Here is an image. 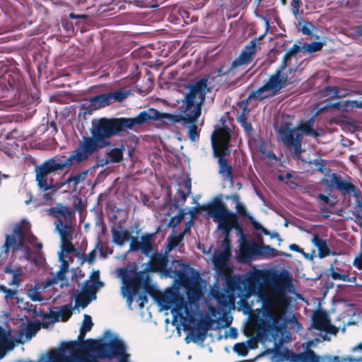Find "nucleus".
<instances>
[{
    "mask_svg": "<svg viewBox=\"0 0 362 362\" xmlns=\"http://www.w3.org/2000/svg\"><path fill=\"white\" fill-rule=\"evenodd\" d=\"M160 230V226H158L154 233H146L141 236V251L145 256L149 257L151 255L154 249L155 235L159 233Z\"/></svg>",
    "mask_w": 362,
    "mask_h": 362,
    "instance_id": "4be33fe9",
    "label": "nucleus"
},
{
    "mask_svg": "<svg viewBox=\"0 0 362 362\" xmlns=\"http://www.w3.org/2000/svg\"><path fill=\"white\" fill-rule=\"evenodd\" d=\"M324 43L322 42H312L309 44H305L303 48L308 52L313 53L322 49Z\"/></svg>",
    "mask_w": 362,
    "mask_h": 362,
    "instance_id": "58836bf2",
    "label": "nucleus"
},
{
    "mask_svg": "<svg viewBox=\"0 0 362 362\" xmlns=\"http://www.w3.org/2000/svg\"><path fill=\"white\" fill-rule=\"evenodd\" d=\"M189 124H190V126L189 127L187 136L192 141H195L199 136L198 127L196 124V122Z\"/></svg>",
    "mask_w": 362,
    "mask_h": 362,
    "instance_id": "ea45409f",
    "label": "nucleus"
},
{
    "mask_svg": "<svg viewBox=\"0 0 362 362\" xmlns=\"http://www.w3.org/2000/svg\"><path fill=\"white\" fill-rule=\"evenodd\" d=\"M247 349H255L258 346V339L255 337L250 338L247 341Z\"/></svg>",
    "mask_w": 362,
    "mask_h": 362,
    "instance_id": "bf43d9fd",
    "label": "nucleus"
},
{
    "mask_svg": "<svg viewBox=\"0 0 362 362\" xmlns=\"http://www.w3.org/2000/svg\"><path fill=\"white\" fill-rule=\"evenodd\" d=\"M21 274H13V278H12V280L8 284L10 286L11 285H19L20 284V282L21 281Z\"/></svg>",
    "mask_w": 362,
    "mask_h": 362,
    "instance_id": "0e129e2a",
    "label": "nucleus"
},
{
    "mask_svg": "<svg viewBox=\"0 0 362 362\" xmlns=\"http://www.w3.org/2000/svg\"><path fill=\"white\" fill-rule=\"evenodd\" d=\"M311 327L325 333L320 337L322 341H330L331 338L328 334L337 335L339 332V327L332 325L331 321L326 312L317 310L312 317Z\"/></svg>",
    "mask_w": 362,
    "mask_h": 362,
    "instance_id": "4468645a",
    "label": "nucleus"
},
{
    "mask_svg": "<svg viewBox=\"0 0 362 362\" xmlns=\"http://www.w3.org/2000/svg\"><path fill=\"white\" fill-rule=\"evenodd\" d=\"M180 236H171L168 238V243L165 249L166 253L173 250L180 242Z\"/></svg>",
    "mask_w": 362,
    "mask_h": 362,
    "instance_id": "37998d69",
    "label": "nucleus"
},
{
    "mask_svg": "<svg viewBox=\"0 0 362 362\" xmlns=\"http://www.w3.org/2000/svg\"><path fill=\"white\" fill-rule=\"evenodd\" d=\"M83 163L82 160L74 150L69 157L57 155L35 166V180L40 190L45 192L43 199L46 201L52 200L55 192L64 185L63 182H54V180L50 177L52 173L63 170L74 163Z\"/></svg>",
    "mask_w": 362,
    "mask_h": 362,
    "instance_id": "7ed1b4c3",
    "label": "nucleus"
},
{
    "mask_svg": "<svg viewBox=\"0 0 362 362\" xmlns=\"http://www.w3.org/2000/svg\"><path fill=\"white\" fill-rule=\"evenodd\" d=\"M289 249L292 251H295L299 253H303V250L300 248L298 245L293 243L289 245Z\"/></svg>",
    "mask_w": 362,
    "mask_h": 362,
    "instance_id": "338daca9",
    "label": "nucleus"
},
{
    "mask_svg": "<svg viewBox=\"0 0 362 362\" xmlns=\"http://www.w3.org/2000/svg\"><path fill=\"white\" fill-rule=\"evenodd\" d=\"M332 180L329 181L327 178H323L322 182L327 187L334 186L342 195H349L353 194L356 199L355 209L356 211V216L362 219V201L360 200V191L356 186L351 182L344 180L340 175L335 173L331 175Z\"/></svg>",
    "mask_w": 362,
    "mask_h": 362,
    "instance_id": "f8f14e48",
    "label": "nucleus"
},
{
    "mask_svg": "<svg viewBox=\"0 0 362 362\" xmlns=\"http://www.w3.org/2000/svg\"><path fill=\"white\" fill-rule=\"evenodd\" d=\"M108 93L110 95L112 103L115 102L121 103L124 101L127 98H128V96L131 94L129 90H126L124 88Z\"/></svg>",
    "mask_w": 362,
    "mask_h": 362,
    "instance_id": "7c9ffc66",
    "label": "nucleus"
},
{
    "mask_svg": "<svg viewBox=\"0 0 362 362\" xmlns=\"http://www.w3.org/2000/svg\"><path fill=\"white\" fill-rule=\"evenodd\" d=\"M113 252V250L108 246L107 243L101 244L100 248V255L103 258H106L108 255H111Z\"/></svg>",
    "mask_w": 362,
    "mask_h": 362,
    "instance_id": "09e8293b",
    "label": "nucleus"
},
{
    "mask_svg": "<svg viewBox=\"0 0 362 362\" xmlns=\"http://www.w3.org/2000/svg\"><path fill=\"white\" fill-rule=\"evenodd\" d=\"M93 326L92 318L90 315L85 314L81 329L85 332H89L91 330Z\"/></svg>",
    "mask_w": 362,
    "mask_h": 362,
    "instance_id": "a18cd8bd",
    "label": "nucleus"
},
{
    "mask_svg": "<svg viewBox=\"0 0 362 362\" xmlns=\"http://www.w3.org/2000/svg\"><path fill=\"white\" fill-rule=\"evenodd\" d=\"M226 199H232L233 202L235 204L236 213L243 217L248 218L250 215L247 213L245 205L240 202V197L239 194H234L231 196L226 197Z\"/></svg>",
    "mask_w": 362,
    "mask_h": 362,
    "instance_id": "c85d7f7f",
    "label": "nucleus"
},
{
    "mask_svg": "<svg viewBox=\"0 0 362 362\" xmlns=\"http://www.w3.org/2000/svg\"><path fill=\"white\" fill-rule=\"evenodd\" d=\"M250 40L241 50L240 54L231 63L229 68L221 66L216 70L217 76H227L228 78H240L244 73H239L240 69L244 66L251 64L257 52V41L259 40Z\"/></svg>",
    "mask_w": 362,
    "mask_h": 362,
    "instance_id": "0eeeda50",
    "label": "nucleus"
},
{
    "mask_svg": "<svg viewBox=\"0 0 362 362\" xmlns=\"http://www.w3.org/2000/svg\"><path fill=\"white\" fill-rule=\"evenodd\" d=\"M93 299H90L87 296H85L84 294L78 295L76 298V305L81 306L82 308H85L88 306V305L90 303V300Z\"/></svg>",
    "mask_w": 362,
    "mask_h": 362,
    "instance_id": "a19ab883",
    "label": "nucleus"
},
{
    "mask_svg": "<svg viewBox=\"0 0 362 362\" xmlns=\"http://www.w3.org/2000/svg\"><path fill=\"white\" fill-rule=\"evenodd\" d=\"M74 308L71 304H66L60 307L59 313L62 321H66L72 315Z\"/></svg>",
    "mask_w": 362,
    "mask_h": 362,
    "instance_id": "c9c22d12",
    "label": "nucleus"
},
{
    "mask_svg": "<svg viewBox=\"0 0 362 362\" xmlns=\"http://www.w3.org/2000/svg\"><path fill=\"white\" fill-rule=\"evenodd\" d=\"M238 122L240 124L241 127L244 129L245 132L247 134H250L253 131L252 126L250 122L247 121V119L245 115V113H241L237 117Z\"/></svg>",
    "mask_w": 362,
    "mask_h": 362,
    "instance_id": "72a5a7b5",
    "label": "nucleus"
},
{
    "mask_svg": "<svg viewBox=\"0 0 362 362\" xmlns=\"http://www.w3.org/2000/svg\"><path fill=\"white\" fill-rule=\"evenodd\" d=\"M227 291L233 296L243 298L246 296L247 291H250L245 278L230 276L226 279Z\"/></svg>",
    "mask_w": 362,
    "mask_h": 362,
    "instance_id": "6ab92c4d",
    "label": "nucleus"
},
{
    "mask_svg": "<svg viewBox=\"0 0 362 362\" xmlns=\"http://www.w3.org/2000/svg\"><path fill=\"white\" fill-rule=\"evenodd\" d=\"M24 92V82L20 71L0 62V98L13 96L18 99Z\"/></svg>",
    "mask_w": 362,
    "mask_h": 362,
    "instance_id": "423d86ee",
    "label": "nucleus"
},
{
    "mask_svg": "<svg viewBox=\"0 0 362 362\" xmlns=\"http://www.w3.org/2000/svg\"><path fill=\"white\" fill-rule=\"evenodd\" d=\"M124 145L122 144L119 147L112 148L107 152V157L112 163H119L123 160Z\"/></svg>",
    "mask_w": 362,
    "mask_h": 362,
    "instance_id": "cd10ccee",
    "label": "nucleus"
},
{
    "mask_svg": "<svg viewBox=\"0 0 362 362\" xmlns=\"http://www.w3.org/2000/svg\"><path fill=\"white\" fill-rule=\"evenodd\" d=\"M144 115H137L135 117H101L93 124L91 136L82 137L74 149L82 162L86 161L100 148L112 144L111 137L119 135L127 129H132L134 125L144 124Z\"/></svg>",
    "mask_w": 362,
    "mask_h": 362,
    "instance_id": "f257e3e1",
    "label": "nucleus"
},
{
    "mask_svg": "<svg viewBox=\"0 0 362 362\" xmlns=\"http://www.w3.org/2000/svg\"><path fill=\"white\" fill-rule=\"evenodd\" d=\"M352 352H362V342L358 343L357 345L351 348Z\"/></svg>",
    "mask_w": 362,
    "mask_h": 362,
    "instance_id": "774afa93",
    "label": "nucleus"
},
{
    "mask_svg": "<svg viewBox=\"0 0 362 362\" xmlns=\"http://www.w3.org/2000/svg\"><path fill=\"white\" fill-rule=\"evenodd\" d=\"M88 170H84L78 174L76 175H71L66 180V182H63L64 185L66 183H70L73 182L76 186L78 183H80L81 181H83L86 175H87Z\"/></svg>",
    "mask_w": 362,
    "mask_h": 362,
    "instance_id": "e433bc0d",
    "label": "nucleus"
},
{
    "mask_svg": "<svg viewBox=\"0 0 362 362\" xmlns=\"http://www.w3.org/2000/svg\"><path fill=\"white\" fill-rule=\"evenodd\" d=\"M311 242L317 248L320 258H324L330 255L331 251L326 240L322 239L318 234H313Z\"/></svg>",
    "mask_w": 362,
    "mask_h": 362,
    "instance_id": "393cba45",
    "label": "nucleus"
},
{
    "mask_svg": "<svg viewBox=\"0 0 362 362\" xmlns=\"http://www.w3.org/2000/svg\"><path fill=\"white\" fill-rule=\"evenodd\" d=\"M185 214L183 213L182 210L181 209L179 214H177L175 216H173L170 218L168 226L169 227L175 228L177 227L182 221L184 218Z\"/></svg>",
    "mask_w": 362,
    "mask_h": 362,
    "instance_id": "c03bdc74",
    "label": "nucleus"
},
{
    "mask_svg": "<svg viewBox=\"0 0 362 362\" xmlns=\"http://www.w3.org/2000/svg\"><path fill=\"white\" fill-rule=\"evenodd\" d=\"M103 286V282L100 281L99 276L97 274L93 278V283L89 284V281H86L82 291L83 294L88 296L90 299L96 298V291Z\"/></svg>",
    "mask_w": 362,
    "mask_h": 362,
    "instance_id": "b1692460",
    "label": "nucleus"
},
{
    "mask_svg": "<svg viewBox=\"0 0 362 362\" xmlns=\"http://www.w3.org/2000/svg\"><path fill=\"white\" fill-rule=\"evenodd\" d=\"M301 47L294 44L284 55L281 65L276 69L275 72L272 74L267 83L262 86L259 87L257 90L251 92L247 100H251L256 99L259 101H262L267 98L274 96L279 93L280 90L286 87L289 83V78L287 72L291 74L293 69L289 68L286 72L288 67V61L291 57L296 55Z\"/></svg>",
    "mask_w": 362,
    "mask_h": 362,
    "instance_id": "20e7f679",
    "label": "nucleus"
},
{
    "mask_svg": "<svg viewBox=\"0 0 362 362\" xmlns=\"http://www.w3.org/2000/svg\"><path fill=\"white\" fill-rule=\"evenodd\" d=\"M9 336L10 332L0 326V344L11 349L13 345L12 341L9 339Z\"/></svg>",
    "mask_w": 362,
    "mask_h": 362,
    "instance_id": "473e14b6",
    "label": "nucleus"
},
{
    "mask_svg": "<svg viewBox=\"0 0 362 362\" xmlns=\"http://www.w3.org/2000/svg\"><path fill=\"white\" fill-rule=\"evenodd\" d=\"M37 328L35 325H28L25 329V336L28 339H31L37 333Z\"/></svg>",
    "mask_w": 362,
    "mask_h": 362,
    "instance_id": "8fccbe9b",
    "label": "nucleus"
},
{
    "mask_svg": "<svg viewBox=\"0 0 362 362\" xmlns=\"http://www.w3.org/2000/svg\"><path fill=\"white\" fill-rule=\"evenodd\" d=\"M353 265L359 270L362 269V253H359L356 256L353 262Z\"/></svg>",
    "mask_w": 362,
    "mask_h": 362,
    "instance_id": "13d9d810",
    "label": "nucleus"
},
{
    "mask_svg": "<svg viewBox=\"0 0 362 362\" xmlns=\"http://www.w3.org/2000/svg\"><path fill=\"white\" fill-rule=\"evenodd\" d=\"M303 135H310L314 137L320 136V134L314 129V120L313 118L309 119L300 125L298 128Z\"/></svg>",
    "mask_w": 362,
    "mask_h": 362,
    "instance_id": "c756f323",
    "label": "nucleus"
},
{
    "mask_svg": "<svg viewBox=\"0 0 362 362\" xmlns=\"http://www.w3.org/2000/svg\"><path fill=\"white\" fill-rule=\"evenodd\" d=\"M233 351L242 356H245L248 354V349L245 343H236L233 346Z\"/></svg>",
    "mask_w": 362,
    "mask_h": 362,
    "instance_id": "79ce46f5",
    "label": "nucleus"
},
{
    "mask_svg": "<svg viewBox=\"0 0 362 362\" xmlns=\"http://www.w3.org/2000/svg\"><path fill=\"white\" fill-rule=\"evenodd\" d=\"M24 232L21 225H16L11 234L5 235V242L0 247V257H6L10 250L13 253L20 250L24 245Z\"/></svg>",
    "mask_w": 362,
    "mask_h": 362,
    "instance_id": "2eb2a0df",
    "label": "nucleus"
},
{
    "mask_svg": "<svg viewBox=\"0 0 362 362\" xmlns=\"http://www.w3.org/2000/svg\"><path fill=\"white\" fill-rule=\"evenodd\" d=\"M138 294L137 293H134V292H132V291H124V296H126L127 298V305H128V307L129 309H132V304L134 301V297Z\"/></svg>",
    "mask_w": 362,
    "mask_h": 362,
    "instance_id": "5fc2aeb1",
    "label": "nucleus"
},
{
    "mask_svg": "<svg viewBox=\"0 0 362 362\" xmlns=\"http://www.w3.org/2000/svg\"><path fill=\"white\" fill-rule=\"evenodd\" d=\"M313 26V25L310 22H306L301 28L302 33L304 35H310L312 34L310 28Z\"/></svg>",
    "mask_w": 362,
    "mask_h": 362,
    "instance_id": "052dcab7",
    "label": "nucleus"
},
{
    "mask_svg": "<svg viewBox=\"0 0 362 362\" xmlns=\"http://www.w3.org/2000/svg\"><path fill=\"white\" fill-rule=\"evenodd\" d=\"M168 257L167 253L165 254L155 252L151 256V259L148 264L146 271L152 272H161L165 276H171L172 269L168 268Z\"/></svg>",
    "mask_w": 362,
    "mask_h": 362,
    "instance_id": "a211bd4d",
    "label": "nucleus"
},
{
    "mask_svg": "<svg viewBox=\"0 0 362 362\" xmlns=\"http://www.w3.org/2000/svg\"><path fill=\"white\" fill-rule=\"evenodd\" d=\"M302 5L301 0H291V6L293 15L296 18L299 15V9Z\"/></svg>",
    "mask_w": 362,
    "mask_h": 362,
    "instance_id": "de8ad7c7",
    "label": "nucleus"
},
{
    "mask_svg": "<svg viewBox=\"0 0 362 362\" xmlns=\"http://www.w3.org/2000/svg\"><path fill=\"white\" fill-rule=\"evenodd\" d=\"M269 279V273L262 269H255L245 277L250 290L252 291H255L257 288H260L268 283Z\"/></svg>",
    "mask_w": 362,
    "mask_h": 362,
    "instance_id": "aec40b11",
    "label": "nucleus"
},
{
    "mask_svg": "<svg viewBox=\"0 0 362 362\" xmlns=\"http://www.w3.org/2000/svg\"><path fill=\"white\" fill-rule=\"evenodd\" d=\"M317 198L322 201L323 202H325V204H327V205H329V206L332 207L334 206V203L331 202L329 197L323 194H319L317 195Z\"/></svg>",
    "mask_w": 362,
    "mask_h": 362,
    "instance_id": "680f3d73",
    "label": "nucleus"
},
{
    "mask_svg": "<svg viewBox=\"0 0 362 362\" xmlns=\"http://www.w3.org/2000/svg\"><path fill=\"white\" fill-rule=\"evenodd\" d=\"M288 302V298L285 294L279 296L274 300L263 301L262 316L269 327L277 331L281 329L282 317Z\"/></svg>",
    "mask_w": 362,
    "mask_h": 362,
    "instance_id": "1a4fd4ad",
    "label": "nucleus"
},
{
    "mask_svg": "<svg viewBox=\"0 0 362 362\" xmlns=\"http://www.w3.org/2000/svg\"><path fill=\"white\" fill-rule=\"evenodd\" d=\"M91 101L98 103V105L103 107L112 103L109 93L95 95Z\"/></svg>",
    "mask_w": 362,
    "mask_h": 362,
    "instance_id": "2f4dec72",
    "label": "nucleus"
},
{
    "mask_svg": "<svg viewBox=\"0 0 362 362\" xmlns=\"http://www.w3.org/2000/svg\"><path fill=\"white\" fill-rule=\"evenodd\" d=\"M189 194V193H188V192H185V191H183L182 189L179 188L177 190V197L174 199L173 204H172L173 206L175 209H179L180 208L179 202H185L186 201Z\"/></svg>",
    "mask_w": 362,
    "mask_h": 362,
    "instance_id": "4c0bfd02",
    "label": "nucleus"
},
{
    "mask_svg": "<svg viewBox=\"0 0 362 362\" xmlns=\"http://www.w3.org/2000/svg\"><path fill=\"white\" fill-rule=\"evenodd\" d=\"M71 233L69 231H63L61 233H59L62 245V251L59 252V257L61 261H63V267L65 269L68 268V264L67 262L64 259V253L66 252L67 254L73 252L75 250V247L71 243Z\"/></svg>",
    "mask_w": 362,
    "mask_h": 362,
    "instance_id": "412c9836",
    "label": "nucleus"
},
{
    "mask_svg": "<svg viewBox=\"0 0 362 362\" xmlns=\"http://www.w3.org/2000/svg\"><path fill=\"white\" fill-rule=\"evenodd\" d=\"M261 245L257 243L251 242L247 239L241 244V251L248 257H253L260 255Z\"/></svg>",
    "mask_w": 362,
    "mask_h": 362,
    "instance_id": "bb28decb",
    "label": "nucleus"
},
{
    "mask_svg": "<svg viewBox=\"0 0 362 362\" xmlns=\"http://www.w3.org/2000/svg\"><path fill=\"white\" fill-rule=\"evenodd\" d=\"M40 316L45 319L52 318L54 322H57L59 320V311H54L52 309H50V311L48 313L45 312H40Z\"/></svg>",
    "mask_w": 362,
    "mask_h": 362,
    "instance_id": "49530a36",
    "label": "nucleus"
},
{
    "mask_svg": "<svg viewBox=\"0 0 362 362\" xmlns=\"http://www.w3.org/2000/svg\"><path fill=\"white\" fill-rule=\"evenodd\" d=\"M136 302L139 303V309H143L144 305L148 302V298L146 293H139L136 299Z\"/></svg>",
    "mask_w": 362,
    "mask_h": 362,
    "instance_id": "864d4df0",
    "label": "nucleus"
},
{
    "mask_svg": "<svg viewBox=\"0 0 362 362\" xmlns=\"http://www.w3.org/2000/svg\"><path fill=\"white\" fill-rule=\"evenodd\" d=\"M277 132L279 139L285 148L291 152L292 158L303 160L301 157L305 149L302 148L303 134L300 129L293 127L292 124L289 122H284L279 127Z\"/></svg>",
    "mask_w": 362,
    "mask_h": 362,
    "instance_id": "6e6552de",
    "label": "nucleus"
},
{
    "mask_svg": "<svg viewBox=\"0 0 362 362\" xmlns=\"http://www.w3.org/2000/svg\"><path fill=\"white\" fill-rule=\"evenodd\" d=\"M1 291L4 292L6 298L13 299L17 294V291L13 289L8 288L2 286Z\"/></svg>",
    "mask_w": 362,
    "mask_h": 362,
    "instance_id": "6e6d98bb",
    "label": "nucleus"
},
{
    "mask_svg": "<svg viewBox=\"0 0 362 362\" xmlns=\"http://www.w3.org/2000/svg\"><path fill=\"white\" fill-rule=\"evenodd\" d=\"M95 259V250H93L91 252H90L87 257H86V260L89 263L92 264L94 262Z\"/></svg>",
    "mask_w": 362,
    "mask_h": 362,
    "instance_id": "69168bd1",
    "label": "nucleus"
},
{
    "mask_svg": "<svg viewBox=\"0 0 362 362\" xmlns=\"http://www.w3.org/2000/svg\"><path fill=\"white\" fill-rule=\"evenodd\" d=\"M233 229H235L238 234L240 235L241 239L244 241L247 239L245 234L243 233V229L241 223L239 222V219L238 218L235 223L233 225Z\"/></svg>",
    "mask_w": 362,
    "mask_h": 362,
    "instance_id": "3c124183",
    "label": "nucleus"
},
{
    "mask_svg": "<svg viewBox=\"0 0 362 362\" xmlns=\"http://www.w3.org/2000/svg\"><path fill=\"white\" fill-rule=\"evenodd\" d=\"M203 209L218 222V229L221 230L224 235H229L233 229V225L238 218L237 214L227 209L224 203L218 197H216L211 204Z\"/></svg>",
    "mask_w": 362,
    "mask_h": 362,
    "instance_id": "9d476101",
    "label": "nucleus"
},
{
    "mask_svg": "<svg viewBox=\"0 0 362 362\" xmlns=\"http://www.w3.org/2000/svg\"><path fill=\"white\" fill-rule=\"evenodd\" d=\"M211 323L212 320L209 319L207 320L202 321L198 324L197 330L192 331L191 333L192 340L193 342H203L206 339L207 332L210 329Z\"/></svg>",
    "mask_w": 362,
    "mask_h": 362,
    "instance_id": "5701e85b",
    "label": "nucleus"
},
{
    "mask_svg": "<svg viewBox=\"0 0 362 362\" xmlns=\"http://www.w3.org/2000/svg\"><path fill=\"white\" fill-rule=\"evenodd\" d=\"M302 358L304 362H362V357L354 358L350 356H339L332 354L320 356L310 349L302 355Z\"/></svg>",
    "mask_w": 362,
    "mask_h": 362,
    "instance_id": "f3484780",
    "label": "nucleus"
},
{
    "mask_svg": "<svg viewBox=\"0 0 362 362\" xmlns=\"http://www.w3.org/2000/svg\"><path fill=\"white\" fill-rule=\"evenodd\" d=\"M119 276L124 284V291L139 293V289L143 288L147 293L153 295L154 288L150 284V279L146 270L135 272L124 269L120 271Z\"/></svg>",
    "mask_w": 362,
    "mask_h": 362,
    "instance_id": "9b49d317",
    "label": "nucleus"
},
{
    "mask_svg": "<svg viewBox=\"0 0 362 362\" xmlns=\"http://www.w3.org/2000/svg\"><path fill=\"white\" fill-rule=\"evenodd\" d=\"M247 218L249 219V221L251 223L252 227L255 230H259L260 229H262V226L259 223L256 221L255 219L252 216H250Z\"/></svg>",
    "mask_w": 362,
    "mask_h": 362,
    "instance_id": "e2e57ef3",
    "label": "nucleus"
},
{
    "mask_svg": "<svg viewBox=\"0 0 362 362\" xmlns=\"http://www.w3.org/2000/svg\"><path fill=\"white\" fill-rule=\"evenodd\" d=\"M158 303L163 306V308L168 310L171 306H174L171 312L175 315H180L183 317L182 311L187 313V303L184 296L177 291H169L163 294L158 298Z\"/></svg>",
    "mask_w": 362,
    "mask_h": 362,
    "instance_id": "ddd939ff",
    "label": "nucleus"
},
{
    "mask_svg": "<svg viewBox=\"0 0 362 362\" xmlns=\"http://www.w3.org/2000/svg\"><path fill=\"white\" fill-rule=\"evenodd\" d=\"M230 134L228 129L218 128L211 136V146L214 156L218 158V173L225 180H233V168L225 158L230 154Z\"/></svg>",
    "mask_w": 362,
    "mask_h": 362,
    "instance_id": "39448f33",
    "label": "nucleus"
},
{
    "mask_svg": "<svg viewBox=\"0 0 362 362\" xmlns=\"http://www.w3.org/2000/svg\"><path fill=\"white\" fill-rule=\"evenodd\" d=\"M49 214L57 218L55 222L56 230L58 233L63 231L72 232L71 218L73 212L67 207L62 205H57L49 209Z\"/></svg>",
    "mask_w": 362,
    "mask_h": 362,
    "instance_id": "dca6fc26",
    "label": "nucleus"
},
{
    "mask_svg": "<svg viewBox=\"0 0 362 362\" xmlns=\"http://www.w3.org/2000/svg\"><path fill=\"white\" fill-rule=\"evenodd\" d=\"M259 255L274 257L279 255V252L269 245H263L261 246Z\"/></svg>",
    "mask_w": 362,
    "mask_h": 362,
    "instance_id": "f704fd0d",
    "label": "nucleus"
},
{
    "mask_svg": "<svg viewBox=\"0 0 362 362\" xmlns=\"http://www.w3.org/2000/svg\"><path fill=\"white\" fill-rule=\"evenodd\" d=\"M129 240H131L129 250L137 251L139 250H141V242L138 240V238L136 237H133L131 235Z\"/></svg>",
    "mask_w": 362,
    "mask_h": 362,
    "instance_id": "603ef678",
    "label": "nucleus"
},
{
    "mask_svg": "<svg viewBox=\"0 0 362 362\" xmlns=\"http://www.w3.org/2000/svg\"><path fill=\"white\" fill-rule=\"evenodd\" d=\"M118 228L120 230H117L115 227L111 229L112 241L116 245L122 246L126 241L129 240L131 235L127 229H122L121 226H119Z\"/></svg>",
    "mask_w": 362,
    "mask_h": 362,
    "instance_id": "a878e982",
    "label": "nucleus"
},
{
    "mask_svg": "<svg viewBox=\"0 0 362 362\" xmlns=\"http://www.w3.org/2000/svg\"><path fill=\"white\" fill-rule=\"evenodd\" d=\"M313 163L319 172L322 173H324L325 170V163L324 160H315Z\"/></svg>",
    "mask_w": 362,
    "mask_h": 362,
    "instance_id": "4d7b16f0",
    "label": "nucleus"
},
{
    "mask_svg": "<svg viewBox=\"0 0 362 362\" xmlns=\"http://www.w3.org/2000/svg\"><path fill=\"white\" fill-rule=\"evenodd\" d=\"M209 76H204L194 83L189 86V91L182 100L183 112L185 115H173L169 113H161L157 110L150 108L144 110L139 115H144V124L151 119L169 121L176 123L181 121L185 123H193L197 122L202 112V105L205 100V96L210 91L208 87Z\"/></svg>",
    "mask_w": 362,
    "mask_h": 362,
    "instance_id": "f03ea898",
    "label": "nucleus"
}]
</instances>
